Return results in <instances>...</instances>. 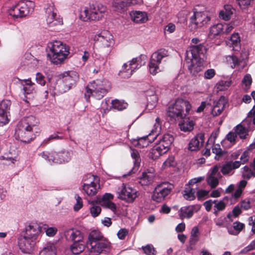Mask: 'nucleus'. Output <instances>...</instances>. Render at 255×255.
<instances>
[{
	"mask_svg": "<svg viewBox=\"0 0 255 255\" xmlns=\"http://www.w3.org/2000/svg\"><path fill=\"white\" fill-rule=\"evenodd\" d=\"M249 130L242 124L238 125L235 128V132L241 139H245L248 135Z\"/></svg>",
	"mask_w": 255,
	"mask_h": 255,
	"instance_id": "c9c22d12",
	"label": "nucleus"
},
{
	"mask_svg": "<svg viewBox=\"0 0 255 255\" xmlns=\"http://www.w3.org/2000/svg\"><path fill=\"white\" fill-rule=\"evenodd\" d=\"M176 164L174 157L170 156L163 162L162 167L163 168H166L170 167H175Z\"/></svg>",
	"mask_w": 255,
	"mask_h": 255,
	"instance_id": "603ef678",
	"label": "nucleus"
},
{
	"mask_svg": "<svg viewBox=\"0 0 255 255\" xmlns=\"http://www.w3.org/2000/svg\"><path fill=\"white\" fill-rule=\"evenodd\" d=\"M142 249L144 253L147 255H155V251L153 246L151 245H148L145 247H142Z\"/></svg>",
	"mask_w": 255,
	"mask_h": 255,
	"instance_id": "e2e57ef3",
	"label": "nucleus"
},
{
	"mask_svg": "<svg viewBox=\"0 0 255 255\" xmlns=\"http://www.w3.org/2000/svg\"><path fill=\"white\" fill-rule=\"evenodd\" d=\"M173 188V184L168 182H162L157 184L153 191L152 199L157 203L162 202L171 193Z\"/></svg>",
	"mask_w": 255,
	"mask_h": 255,
	"instance_id": "9d476101",
	"label": "nucleus"
},
{
	"mask_svg": "<svg viewBox=\"0 0 255 255\" xmlns=\"http://www.w3.org/2000/svg\"><path fill=\"white\" fill-rule=\"evenodd\" d=\"M44 159L50 163H63L71 160L72 152L67 150L43 151L39 154Z\"/></svg>",
	"mask_w": 255,
	"mask_h": 255,
	"instance_id": "1a4fd4ad",
	"label": "nucleus"
},
{
	"mask_svg": "<svg viewBox=\"0 0 255 255\" xmlns=\"http://www.w3.org/2000/svg\"><path fill=\"white\" fill-rule=\"evenodd\" d=\"M117 193L118 198L128 203H132L139 195L136 189L124 183L119 187Z\"/></svg>",
	"mask_w": 255,
	"mask_h": 255,
	"instance_id": "f8f14e48",
	"label": "nucleus"
},
{
	"mask_svg": "<svg viewBox=\"0 0 255 255\" xmlns=\"http://www.w3.org/2000/svg\"><path fill=\"white\" fill-rule=\"evenodd\" d=\"M90 178L92 180L90 183H84L83 185V189L85 193L89 196H94L97 192V184L94 182L95 177L92 175H90Z\"/></svg>",
	"mask_w": 255,
	"mask_h": 255,
	"instance_id": "a878e982",
	"label": "nucleus"
},
{
	"mask_svg": "<svg viewBox=\"0 0 255 255\" xmlns=\"http://www.w3.org/2000/svg\"><path fill=\"white\" fill-rule=\"evenodd\" d=\"M146 99L147 101V108L149 110L153 109L156 106L158 102V98L157 95L147 97Z\"/></svg>",
	"mask_w": 255,
	"mask_h": 255,
	"instance_id": "49530a36",
	"label": "nucleus"
},
{
	"mask_svg": "<svg viewBox=\"0 0 255 255\" xmlns=\"http://www.w3.org/2000/svg\"><path fill=\"white\" fill-rule=\"evenodd\" d=\"M195 190L194 189L191 188L189 186L186 187L184 190V198L189 201L193 200L195 199Z\"/></svg>",
	"mask_w": 255,
	"mask_h": 255,
	"instance_id": "a19ab883",
	"label": "nucleus"
},
{
	"mask_svg": "<svg viewBox=\"0 0 255 255\" xmlns=\"http://www.w3.org/2000/svg\"><path fill=\"white\" fill-rule=\"evenodd\" d=\"M79 79V76L75 71L65 72L62 75V83L59 86L61 92H66L74 86Z\"/></svg>",
	"mask_w": 255,
	"mask_h": 255,
	"instance_id": "4468645a",
	"label": "nucleus"
},
{
	"mask_svg": "<svg viewBox=\"0 0 255 255\" xmlns=\"http://www.w3.org/2000/svg\"><path fill=\"white\" fill-rule=\"evenodd\" d=\"M243 169V175L245 177L250 179L252 177H255V165L253 164V169L248 166H245Z\"/></svg>",
	"mask_w": 255,
	"mask_h": 255,
	"instance_id": "79ce46f5",
	"label": "nucleus"
},
{
	"mask_svg": "<svg viewBox=\"0 0 255 255\" xmlns=\"http://www.w3.org/2000/svg\"><path fill=\"white\" fill-rule=\"evenodd\" d=\"M154 175L151 172H144L140 178L139 183L142 186H147L151 184L153 181Z\"/></svg>",
	"mask_w": 255,
	"mask_h": 255,
	"instance_id": "473e14b6",
	"label": "nucleus"
},
{
	"mask_svg": "<svg viewBox=\"0 0 255 255\" xmlns=\"http://www.w3.org/2000/svg\"><path fill=\"white\" fill-rule=\"evenodd\" d=\"M10 106L11 102L8 100H3L0 103V126L8 123Z\"/></svg>",
	"mask_w": 255,
	"mask_h": 255,
	"instance_id": "f3484780",
	"label": "nucleus"
},
{
	"mask_svg": "<svg viewBox=\"0 0 255 255\" xmlns=\"http://www.w3.org/2000/svg\"><path fill=\"white\" fill-rule=\"evenodd\" d=\"M240 166L241 161H227L222 165L220 171L224 175H231L234 174V170L239 168Z\"/></svg>",
	"mask_w": 255,
	"mask_h": 255,
	"instance_id": "5701e85b",
	"label": "nucleus"
},
{
	"mask_svg": "<svg viewBox=\"0 0 255 255\" xmlns=\"http://www.w3.org/2000/svg\"><path fill=\"white\" fill-rule=\"evenodd\" d=\"M130 15L132 20L136 23H143L148 19L147 14L145 12L135 11L132 12Z\"/></svg>",
	"mask_w": 255,
	"mask_h": 255,
	"instance_id": "c756f323",
	"label": "nucleus"
},
{
	"mask_svg": "<svg viewBox=\"0 0 255 255\" xmlns=\"http://www.w3.org/2000/svg\"><path fill=\"white\" fill-rule=\"evenodd\" d=\"M36 80L37 83L41 86H44L45 84V78L42 74L40 73H37L36 74Z\"/></svg>",
	"mask_w": 255,
	"mask_h": 255,
	"instance_id": "69168bd1",
	"label": "nucleus"
},
{
	"mask_svg": "<svg viewBox=\"0 0 255 255\" xmlns=\"http://www.w3.org/2000/svg\"><path fill=\"white\" fill-rule=\"evenodd\" d=\"M22 83L23 93L25 95L30 94L35 92L34 86L35 84L29 80H24Z\"/></svg>",
	"mask_w": 255,
	"mask_h": 255,
	"instance_id": "f704fd0d",
	"label": "nucleus"
},
{
	"mask_svg": "<svg viewBox=\"0 0 255 255\" xmlns=\"http://www.w3.org/2000/svg\"><path fill=\"white\" fill-rule=\"evenodd\" d=\"M191 105L188 101L178 99L174 105L168 107L167 114L175 120L182 119L189 113Z\"/></svg>",
	"mask_w": 255,
	"mask_h": 255,
	"instance_id": "423d86ee",
	"label": "nucleus"
},
{
	"mask_svg": "<svg viewBox=\"0 0 255 255\" xmlns=\"http://www.w3.org/2000/svg\"><path fill=\"white\" fill-rule=\"evenodd\" d=\"M210 20V17L205 13L194 11L193 15L190 18L189 28L191 31H194L208 24Z\"/></svg>",
	"mask_w": 255,
	"mask_h": 255,
	"instance_id": "ddd939ff",
	"label": "nucleus"
},
{
	"mask_svg": "<svg viewBox=\"0 0 255 255\" xmlns=\"http://www.w3.org/2000/svg\"><path fill=\"white\" fill-rule=\"evenodd\" d=\"M210 171L206 178V181L211 188H215L218 185L219 180L222 177V176L219 170V167L217 165L211 168Z\"/></svg>",
	"mask_w": 255,
	"mask_h": 255,
	"instance_id": "dca6fc26",
	"label": "nucleus"
},
{
	"mask_svg": "<svg viewBox=\"0 0 255 255\" xmlns=\"http://www.w3.org/2000/svg\"><path fill=\"white\" fill-rule=\"evenodd\" d=\"M242 124L245 126L249 130L252 129V126L253 124V119L252 116H248L245 119Z\"/></svg>",
	"mask_w": 255,
	"mask_h": 255,
	"instance_id": "13d9d810",
	"label": "nucleus"
},
{
	"mask_svg": "<svg viewBox=\"0 0 255 255\" xmlns=\"http://www.w3.org/2000/svg\"><path fill=\"white\" fill-rule=\"evenodd\" d=\"M193 212L190 206L182 207L179 211V215L181 219L190 218L193 216Z\"/></svg>",
	"mask_w": 255,
	"mask_h": 255,
	"instance_id": "4c0bfd02",
	"label": "nucleus"
},
{
	"mask_svg": "<svg viewBox=\"0 0 255 255\" xmlns=\"http://www.w3.org/2000/svg\"><path fill=\"white\" fill-rule=\"evenodd\" d=\"M166 152L165 149H163L158 144H156L150 149L148 156L150 158L155 160Z\"/></svg>",
	"mask_w": 255,
	"mask_h": 255,
	"instance_id": "2f4dec72",
	"label": "nucleus"
},
{
	"mask_svg": "<svg viewBox=\"0 0 255 255\" xmlns=\"http://www.w3.org/2000/svg\"><path fill=\"white\" fill-rule=\"evenodd\" d=\"M41 228L36 223H30L26 226L23 235L31 240H35L37 236L41 232Z\"/></svg>",
	"mask_w": 255,
	"mask_h": 255,
	"instance_id": "6ab92c4d",
	"label": "nucleus"
},
{
	"mask_svg": "<svg viewBox=\"0 0 255 255\" xmlns=\"http://www.w3.org/2000/svg\"><path fill=\"white\" fill-rule=\"evenodd\" d=\"M47 12L48 15L46 18L47 23L50 27L63 24L62 19L54 11L53 8H49Z\"/></svg>",
	"mask_w": 255,
	"mask_h": 255,
	"instance_id": "4be33fe9",
	"label": "nucleus"
},
{
	"mask_svg": "<svg viewBox=\"0 0 255 255\" xmlns=\"http://www.w3.org/2000/svg\"><path fill=\"white\" fill-rule=\"evenodd\" d=\"M234 11L235 9L231 5L226 4L224 5V9L220 12L219 17L225 21L229 20Z\"/></svg>",
	"mask_w": 255,
	"mask_h": 255,
	"instance_id": "cd10ccee",
	"label": "nucleus"
},
{
	"mask_svg": "<svg viewBox=\"0 0 255 255\" xmlns=\"http://www.w3.org/2000/svg\"><path fill=\"white\" fill-rule=\"evenodd\" d=\"M199 229L197 227H194L191 232V236L190 238V245H194L198 241V233Z\"/></svg>",
	"mask_w": 255,
	"mask_h": 255,
	"instance_id": "3c124183",
	"label": "nucleus"
},
{
	"mask_svg": "<svg viewBox=\"0 0 255 255\" xmlns=\"http://www.w3.org/2000/svg\"><path fill=\"white\" fill-rule=\"evenodd\" d=\"M244 224L239 222H236L234 223L233 228L228 229V232L231 235H238L244 228Z\"/></svg>",
	"mask_w": 255,
	"mask_h": 255,
	"instance_id": "ea45409f",
	"label": "nucleus"
},
{
	"mask_svg": "<svg viewBox=\"0 0 255 255\" xmlns=\"http://www.w3.org/2000/svg\"><path fill=\"white\" fill-rule=\"evenodd\" d=\"M224 31L223 24L220 23H218L210 27L209 37L211 38H215L216 36L223 34Z\"/></svg>",
	"mask_w": 255,
	"mask_h": 255,
	"instance_id": "7c9ffc66",
	"label": "nucleus"
},
{
	"mask_svg": "<svg viewBox=\"0 0 255 255\" xmlns=\"http://www.w3.org/2000/svg\"><path fill=\"white\" fill-rule=\"evenodd\" d=\"M35 6L30 0H22L12 6L9 11V14L14 18H21L31 14Z\"/></svg>",
	"mask_w": 255,
	"mask_h": 255,
	"instance_id": "6e6552de",
	"label": "nucleus"
},
{
	"mask_svg": "<svg viewBox=\"0 0 255 255\" xmlns=\"http://www.w3.org/2000/svg\"><path fill=\"white\" fill-rule=\"evenodd\" d=\"M204 142V134L199 133L189 141L188 149L191 151L198 150Z\"/></svg>",
	"mask_w": 255,
	"mask_h": 255,
	"instance_id": "412c9836",
	"label": "nucleus"
},
{
	"mask_svg": "<svg viewBox=\"0 0 255 255\" xmlns=\"http://www.w3.org/2000/svg\"><path fill=\"white\" fill-rule=\"evenodd\" d=\"M68 239L73 243L70 249L73 254L78 255L85 249V242L83 234L79 230L71 229L67 232Z\"/></svg>",
	"mask_w": 255,
	"mask_h": 255,
	"instance_id": "0eeeda50",
	"label": "nucleus"
},
{
	"mask_svg": "<svg viewBox=\"0 0 255 255\" xmlns=\"http://www.w3.org/2000/svg\"><path fill=\"white\" fill-rule=\"evenodd\" d=\"M89 252L93 255L108 252L110 249L111 243L104 237L99 231L93 230L89 235L86 243Z\"/></svg>",
	"mask_w": 255,
	"mask_h": 255,
	"instance_id": "f03ea898",
	"label": "nucleus"
},
{
	"mask_svg": "<svg viewBox=\"0 0 255 255\" xmlns=\"http://www.w3.org/2000/svg\"><path fill=\"white\" fill-rule=\"evenodd\" d=\"M252 82V79L251 76L249 74H246L244 76V77L242 80V83H243V84H244L246 86V87H247V88H248L251 85Z\"/></svg>",
	"mask_w": 255,
	"mask_h": 255,
	"instance_id": "338daca9",
	"label": "nucleus"
},
{
	"mask_svg": "<svg viewBox=\"0 0 255 255\" xmlns=\"http://www.w3.org/2000/svg\"><path fill=\"white\" fill-rule=\"evenodd\" d=\"M15 135L17 136L18 140L25 143L30 142L35 136L32 130L19 124L15 130Z\"/></svg>",
	"mask_w": 255,
	"mask_h": 255,
	"instance_id": "2eb2a0df",
	"label": "nucleus"
},
{
	"mask_svg": "<svg viewBox=\"0 0 255 255\" xmlns=\"http://www.w3.org/2000/svg\"><path fill=\"white\" fill-rule=\"evenodd\" d=\"M35 241L22 235L18 239V246L19 250L24 254H29L32 251Z\"/></svg>",
	"mask_w": 255,
	"mask_h": 255,
	"instance_id": "a211bd4d",
	"label": "nucleus"
},
{
	"mask_svg": "<svg viewBox=\"0 0 255 255\" xmlns=\"http://www.w3.org/2000/svg\"><path fill=\"white\" fill-rule=\"evenodd\" d=\"M46 52L50 61L55 64H59L67 58L69 47L60 41H55L48 44Z\"/></svg>",
	"mask_w": 255,
	"mask_h": 255,
	"instance_id": "7ed1b4c3",
	"label": "nucleus"
},
{
	"mask_svg": "<svg viewBox=\"0 0 255 255\" xmlns=\"http://www.w3.org/2000/svg\"><path fill=\"white\" fill-rule=\"evenodd\" d=\"M212 152L216 154V158H217V156H218L219 158L225 153V152L221 149L220 145L219 144H216L212 148Z\"/></svg>",
	"mask_w": 255,
	"mask_h": 255,
	"instance_id": "4d7b16f0",
	"label": "nucleus"
},
{
	"mask_svg": "<svg viewBox=\"0 0 255 255\" xmlns=\"http://www.w3.org/2000/svg\"><path fill=\"white\" fill-rule=\"evenodd\" d=\"M95 40L101 42L103 47H109L114 44L113 35L107 31H102L95 37Z\"/></svg>",
	"mask_w": 255,
	"mask_h": 255,
	"instance_id": "aec40b11",
	"label": "nucleus"
},
{
	"mask_svg": "<svg viewBox=\"0 0 255 255\" xmlns=\"http://www.w3.org/2000/svg\"><path fill=\"white\" fill-rule=\"evenodd\" d=\"M39 255H56L54 244L49 243L40 252Z\"/></svg>",
	"mask_w": 255,
	"mask_h": 255,
	"instance_id": "e433bc0d",
	"label": "nucleus"
},
{
	"mask_svg": "<svg viewBox=\"0 0 255 255\" xmlns=\"http://www.w3.org/2000/svg\"><path fill=\"white\" fill-rule=\"evenodd\" d=\"M134 0H113V7L114 10L120 12L125 11L127 7L135 3Z\"/></svg>",
	"mask_w": 255,
	"mask_h": 255,
	"instance_id": "b1692460",
	"label": "nucleus"
},
{
	"mask_svg": "<svg viewBox=\"0 0 255 255\" xmlns=\"http://www.w3.org/2000/svg\"><path fill=\"white\" fill-rule=\"evenodd\" d=\"M231 80H220L217 83V89L219 91H224L231 86Z\"/></svg>",
	"mask_w": 255,
	"mask_h": 255,
	"instance_id": "de8ad7c7",
	"label": "nucleus"
},
{
	"mask_svg": "<svg viewBox=\"0 0 255 255\" xmlns=\"http://www.w3.org/2000/svg\"><path fill=\"white\" fill-rule=\"evenodd\" d=\"M230 40L234 48H236V50H238V48H240L241 39L238 33H233L231 36Z\"/></svg>",
	"mask_w": 255,
	"mask_h": 255,
	"instance_id": "c03bdc74",
	"label": "nucleus"
},
{
	"mask_svg": "<svg viewBox=\"0 0 255 255\" xmlns=\"http://www.w3.org/2000/svg\"><path fill=\"white\" fill-rule=\"evenodd\" d=\"M205 51L203 44L190 46V49L186 51L185 61L188 70L194 76H196L204 68L203 60L201 56H204Z\"/></svg>",
	"mask_w": 255,
	"mask_h": 255,
	"instance_id": "f257e3e1",
	"label": "nucleus"
},
{
	"mask_svg": "<svg viewBox=\"0 0 255 255\" xmlns=\"http://www.w3.org/2000/svg\"><path fill=\"white\" fill-rule=\"evenodd\" d=\"M169 53L165 49H160L154 52L151 56L148 64L149 70L150 74L155 75L160 71L159 64L162 60L168 57Z\"/></svg>",
	"mask_w": 255,
	"mask_h": 255,
	"instance_id": "9b49d317",
	"label": "nucleus"
},
{
	"mask_svg": "<svg viewBox=\"0 0 255 255\" xmlns=\"http://www.w3.org/2000/svg\"><path fill=\"white\" fill-rule=\"evenodd\" d=\"M194 126V122L189 118L185 119L182 123L179 124L180 129L185 132H189L192 130Z\"/></svg>",
	"mask_w": 255,
	"mask_h": 255,
	"instance_id": "72a5a7b5",
	"label": "nucleus"
},
{
	"mask_svg": "<svg viewBox=\"0 0 255 255\" xmlns=\"http://www.w3.org/2000/svg\"><path fill=\"white\" fill-rule=\"evenodd\" d=\"M253 225L252 227V232L255 234V223L253 222ZM255 249V239L253 241L251 244L248 245L247 247H245L241 251V253L243 254H245L248 253L249 251H251Z\"/></svg>",
	"mask_w": 255,
	"mask_h": 255,
	"instance_id": "8fccbe9b",
	"label": "nucleus"
},
{
	"mask_svg": "<svg viewBox=\"0 0 255 255\" xmlns=\"http://www.w3.org/2000/svg\"><path fill=\"white\" fill-rule=\"evenodd\" d=\"M226 59L228 63L230 64L232 68H234L236 66L239 65L242 62L241 60L235 55H229L227 57Z\"/></svg>",
	"mask_w": 255,
	"mask_h": 255,
	"instance_id": "a18cd8bd",
	"label": "nucleus"
},
{
	"mask_svg": "<svg viewBox=\"0 0 255 255\" xmlns=\"http://www.w3.org/2000/svg\"><path fill=\"white\" fill-rule=\"evenodd\" d=\"M224 109L219 108L213 105V107L211 111V114L213 117H217L221 114Z\"/></svg>",
	"mask_w": 255,
	"mask_h": 255,
	"instance_id": "774afa93",
	"label": "nucleus"
},
{
	"mask_svg": "<svg viewBox=\"0 0 255 255\" xmlns=\"http://www.w3.org/2000/svg\"><path fill=\"white\" fill-rule=\"evenodd\" d=\"M160 119L159 118H157L155 119V123L154 125L153 128L151 130V132L153 134H155V136L153 138V141L156 138V136L158 135L159 133L160 132L161 130V126L159 123L160 122Z\"/></svg>",
	"mask_w": 255,
	"mask_h": 255,
	"instance_id": "864d4df0",
	"label": "nucleus"
},
{
	"mask_svg": "<svg viewBox=\"0 0 255 255\" xmlns=\"http://www.w3.org/2000/svg\"><path fill=\"white\" fill-rule=\"evenodd\" d=\"M146 56L145 55L141 54L138 57L133 58L131 60L133 64L135 62L136 64L135 68H140L142 65H144L146 63Z\"/></svg>",
	"mask_w": 255,
	"mask_h": 255,
	"instance_id": "37998d69",
	"label": "nucleus"
},
{
	"mask_svg": "<svg viewBox=\"0 0 255 255\" xmlns=\"http://www.w3.org/2000/svg\"><path fill=\"white\" fill-rule=\"evenodd\" d=\"M75 198L76 203L74 206V210L75 211H78L83 207L82 199L78 194L75 195Z\"/></svg>",
	"mask_w": 255,
	"mask_h": 255,
	"instance_id": "bf43d9fd",
	"label": "nucleus"
},
{
	"mask_svg": "<svg viewBox=\"0 0 255 255\" xmlns=\"http://www.w3.org/2000/svg\"><path fill=\"white\" fill-rule=\"evenodd\" d=\"M92 207H90V212L93 217H97L101 212L100 206L95 205V201L91 202Z\"/></svg>",
	"mask_w": 255,
	"mask_h": 255,
	"instance_id": "09e8293b",
	"label": "nucleus"
},
{
	"mask_svg": "<svg viewBox=\"0 0 255 255\" xmlns=\"http://www.w3.org/2000/svg\"><path fill=\"white\" fill-rule=\"evenodd\" d=\"M107 11V7L102 3L95 2L90 4L81 11L80 18L83 21L99 20L101 19Z\"/></svg>",
	"mask_w": 255,
	"mask_h": 255,
	"instance_id": "20e7f679",
	"label": "nucleus"
},
{
	"mask_svg": "<svg viewBox=\"0 0 255 255\" xmlns=\"http://www.w3.org/2000/svg\"><path fill=\"white\" fill-rule=\"evenodd\" d=\"M226 203L223 200H220L214 205V212L215 215H217L218 212L223 210L226 207Z\"/></svg>",
	"mask_w": 255,
	"mask_h": 255,
	"instance_id": "6e6d98bb",
	"label": "nucleus"
},
{
	"mask_svg": "<svg viewBox=\"0 0 255 255\" xmlns=\"http://www.w3.org/2000/svg\"><path fill=\"white\" fill-rule=\"evenodd\" d=\"M129 64L125 63L123 66V70L120 71L122 74L125 73V77H129L133 72L139 68H135L136 64L135 62L132 64V62H131V60L129 61Z\"/></svg>",
	"mask_w": 255,
	"mask_h": 255,
	"instance_id": "c85d7f7f",
	"label": "nucleus"
},
{
	"mask_svg": "<svg viewBox=\"0 0 255 255\" xmlns=\"http://www.w3.org/2000/svg\"><path fill=\"white\" fill-rule=\"evenodd\" d=\"M176 29V26L173 23L170 22L168 23L166 26L164 27V33H173Z\"/></svg>",
	"mask_w": 255,
	"mask_h": 255,
	"instance_id": "680f3d73",
	"label": "nucleus"
},
{
	"mask_svg": "<svg viewBox=\"0 0 255 255\" xmlns=\"http://www.w3.org/2000/svg\"><path fill=\"white\" fill-rule=\"evenodd\" d=\"M173 141V136L171 134L166 133L162 136L157 144L167 152Z\"/></svg>",
	"mask_w": 255,
	"mask_h": 255,
	"instance_id": "bb28decb",
	"label": "nucleus"
},
{
	"mask_svg": "<svg viewBox=\"0 0 255 255\" xmlns=\"http://www.w3.org/2000/svg\"><path fill=\"white\" fill-rule=\"evenodd\" d=\"M239 5L242 9L247 8L253 0H236Z\"/></svg>",
	"mask_w": 255,
	"mask_h": 255,
	"instance_id": "0e129e2a",
	"label": "nucleus"
},
{
	"mask_svg": "<svg viewBox=\"0 0 255 255\" xmlns=\"http://www.w3.org/2000/svg\"><path fill=\"white\" fill-rule=\"evenodd\" d=\"M128 105V104L124 101L115 99L112 101V107L119 111H122L126 109Z\"/></svg>",
	"mask_w": 255,
	"mask_h": 255,
	"instance_id": "58836bf2",
	"label": "nucleus"
},
{
	"mask_svg": "<svg viewBox=\"0 0 255 255\" xmlns=\"http://www.w3.org/2000/svg\"><path fill=\"white\" fill-rule=\"evenodd\" d=\"M227 100L224 96H221L217 101H215L213 105L218 108L224 109L226 105L227 104Z\"/></svg>",
	"mask_w": 255,
	"mask_h": 255,
	"instance_id": "5fc2aeb1",
	"label": "nucleus"
},
{
	"mask_svg": "<svg viewBox=\"0 0 255 255\" xmlns=\"http://www.w3.org/2000/svg\"><path fill=\"white\" fill-rule=\"evenodd\" d=\"M107 81L97 79L90 82L86 87L85 98L89 102L91 96H93L97 100L101 99L108 92L106 89Z\"/></svg>",
	"mask_w": 255,
	"mask_h": 255,
	"instance_id": "39448f33",
	"label": "nucleus"
},
{
	"mask_svg": "<svg viewBox=\"0 0 255 255\" xmlns=\"http://www.w3.org/2000/svg\"><path fill=\"white\" fill-rule=\"evenodd\" d=\"M38 123V119L35 117L29 116L22 119L18 124L32 130L33 128L36 127Z\"/></svg>",
	"mask_w": 255,
	"mask_h": 255,
	"instance_id": "393cba45",
	"label": "nucleus"
},
{
	"mask_svg": "<svg viewBox=\"0 0 255 255\" xmlns=\"http://www.w3.org/2000/svg\"><path fill=\"white\" fill-rule=\"evenodd\" d=\"M63 137L62 136H59L57 133H54L51 135L48 138L45 139L43 141L42 144L46 145L48 144L51 140H58L62 139Z\"/></svg>",
	"mask_w": 255,
	"mask_h": 255,
	"instance_id": "052dcab7",
	"label": "nucleus"
}]
</instances>
